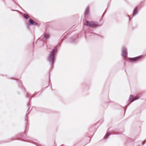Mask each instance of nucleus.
<instances>
[{
  "label": "nucleus",
  "mask_w": 146,
  "mask_h": 146,
  "mask_svg": "<svg viewBox=\"0 0 146 146\" xmlns=\"http://www.w3.org/2000/svg\"><path fill=\"white\" fill-rule=\"evenodd\" d=\"M84 25L87 26L93 27H97L98 26V24L96 23L93 22H88L87 21H85Z\"/></svg>",
  "instance_id": "f257e3e1"
},
{
  "label": "nucleus",
  "mask_w": 146,
  "mask_h": 146,
  "mask_svg": "<svg viewBox=\"0 0 146 146\" xmlns=\"http://www.w3.org/2000/svg\"><path fill=\"white\" fill-rule=\"evenodd\" d=\"M143 57V56L141 55L138 56L133 58H128L129 60L133 62H136L141 59Z\"/></svg>",
  "instance_id": "f03ea898"
},
{
  "label": "nucleus",
  "mask_w": 146,
  "mask_h": 146,
  "mask_svg": "<svg viewBox=\"0 0 146 146\" xmlns=\"http://www.w3.org/2000/svg\"><path fill=\"white\" fill-rule=\"evenodd\" d=\"M56 48H54L52 51L51 52V53L49 56V58L51 60H52L54 58V53L56 52Z\"/></svg>",
  "instance_id": "7ed1b4c3"
},
{
  "label": "nucleus",
  "mask_w": 146,
  "mask_h": 146,
  "mask_svg": "<svg viewBox=\"0 0 146 146\" xmlns=\"http://www.w3.org/2000/svg\"><path fill=\"white\" fill-rule=\"evenodd\" d=\"M122 55L125 58H126L127 56V49L125 48H123L122 50Z\"/></svg>",
  "instance_id": "20e7f679"
},
{
  "label": "nucleus",
  "mask_w": 146,
  "mask_h": 146,
  "mask_svg": "<svg viewBox=\"0 0 146 146\" xmlns=\"http://www.w3.org/2000/svg\"><path fill=\"white\" fill-rule=\"evenodd\" d=\"M139 98L137 96L134 98L132 95H131L129 98V100L131 102H132L135 100L138 99Z\"/></svg>",
  "instance_id": "39448f33"
},
{
  "label": "nucleus",
  "mask_w": 146,
  "mask_h": 146,
  "mask_svg": "<svg viewBox=\"0 0 146 146\" xmlns=\"http://www.w3.org/2000/svg\"><path fill=\"white\" fill-rule=\"evenodd\" d=\"M29 21L30 23L32 25H37V23L35 21L31 19H30L29 20Z\"/></svg>",
  "instance_id": "423d86ee"
},
{
  "label": "nucleus",
  "mask_w": 146,
  "mask_h": 146,
  "mask_svg": "<svg viewBox=\"0 0 146 146\" xmlns=\"http://www.w3.org/2000/svg\"><path fill=\"white\" fill-rule=\"evenodd\" d=\"M89 8H87L86 9V10L85 13V14L86 15L89 12Z\"/></svg>",
  "instance_id": "0eeeda50"
},
{
  "label": "nucleus",
  "mask_w": 146,
  "mask_h": 146,
  "mask_svg": "<svg viewBox=\"0 0 146 146\" xmlns=\"http://www.w3.org/2000/svg\"><path fill=\"white\" fill-rule=\"evenodd\" d=\"M24 16L25 17V18L26 19H28L29 18V16L28 15L26 14H25L24 15Z\"/></svg>",
  "instance_id": "6e6552de"
},
{
  "label": "nucleus",
  "mask_w": 146,
  "mask_h": 146,
  "mask_svg": "<svg viewBox=\"0 0 146 146\" xmlns=\"http://www.w3.org/2000/svg\"><path fill=\"white\" fill-rule=\"evenodd\" d=\"M137 8H135V9L133 11V14L135 15L137 13Z\"/></svg>",
  "instance_id": "1a4fd4ad"
},
{
  "label": "nucleus",
  "mask_w": 146,
  "mask_h": 146,
  "mask_svg": "<svg viewBox=\"0 0 146 146\" xmlns=\"http://www.w3.org/2000/svg\"><path fill=\"white\" fill-rule=\"evenodd\" d=\"M49 35L48 34H45L44 35V37L46 38H47L49 37Z\"/></svg>",
  "instance_id": "9d476101"
},
{
  "label": "nucleus",
  "mask_w": 146,
  "mask_h": 146,
  "mask_svg": "<svg viewBox=\"0 0 146 146\" xmlns=\"http://www.w3.org/2000/svg\"><path fill=\"white\" fill-rule=\"evenodd\" d=\"M108 133H107V134H106V135H108Z\"/></svg>",
  "instance_id": "9b49d317"
}]
</instances>
